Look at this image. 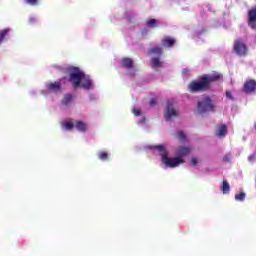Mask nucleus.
<instances>
[{"mask_svg": "<svg viewBox=\"0 0 256 256\" xmlns=\"http://www.w3.org/2000/svg\"><path fill=\"white\" fill-rule=\"evenodd\" d=\"M216 135L220 139H223V137H225V135H227V125H225V124L219 125L216 129Z\"/></svg>", "mask_w": 256, "mask_h": 256, "instance_id": "nucleus-15", "label": "nucleus"}, {"mask_svg": "<svg viewBox=\"0 0 256 256\" xmlns=\"http://www.w3.org/2000/svg\"><path fill=\"white\" fill-rule=\"evenodd\" d=\"M148 153H153L154 155H159L161 157V163L164 165L165 169H175L179 165L185 163L183 157H187L191 153V147L179 146L175 150L176 157H169V151L165 145H149L146 146Z\"/></svg>", "mask_w": 256, "mask_h": 256, "instance_id": "nucleus-1", "label": "nucleus"}, {"mask_svg": "<svg viewBox=\"0 0 256 256\" xmlns=\"http://www.w3.org/2000/svg\"><path fill=\"white\" fill-rule=\"evenodd\" d=\"M232 158H233V155H231V153H227L224 155L223 161L224 163H229V161H231Z\"/></svg>", "mask_w": 256, "mask_h": 256, "instance_id": "nucleus-25", "label": "nucleus"}, {"mask_svg": "<svg viewBox=\"0 0 256 256\" xmlns=\"http://www.w3.org/2000/svg\"><path fill=\"white\" fill-rule=\"evenodd\" d=\"M27 5H31L32 7H36L39 5V0H24Z\"/></svg>", "mask_w": 256, "mask_h": 256, "instance_id": "nucleus-23", "label": "nucleus"}, {"mask_svg": "<svg viewBox=\"0 0 256 256\" xmlns=\"http://www.w3.org/2000/svg\"><path fill=\"white\" fill-rule=\"evenodd\" d=\"M159 25H161V22L157 19L150 18L146 21V26L151 29H155V27H159Z\"/></svg>", "mask_w": 256, "mask_h": 256, "instance_id": "nucleus-17", "label": "nucleus"}, {"mask_svg": "<svg viewBox=\"0 0 256 256\" xmlns=\"http://www.w3.org/2000/svg\"><path fill=\"white\" fill-rule=\"evenodd\" d=\"M68 75V81L71 83L73 89H83L84 91L95 89V82H93L91 76L85 74L80 68L74 66L69 67Z\"/></svg>", "mask_w": 256, "mask_h": 256, "instance_id": "nucleus-2", "label": "nucleus"}, {"mask_svg": "<svg viewBox=\"0 0 256 256\" xmlns=\"http://www.w3.org/2000/svg\"><path fill=\"white\" fill-rule=\"evenodd\" d=\"M226 99H228L229 101H235V96H233V92L227 90L226 91Z\"/></svg>", "mask_w": 256, "mask_h": 256, "instance_id": "nucleus-24", "label": "nucleus"}, {"mask_svg": "<svg viewBox=\"0 0 256 256\" xmlns=\"http://www.w3.org/2000/svg\"><path fill=\"white\" fill-rule=\"evenodd\" d=\"M221 75L219 73H212L204 75L199 82H192L188 86V89L191 93H197V91H207L211 88V83L219 81Z\"/></svg>", "mask_w": 256, "mask_h": 256, "instance_id": "nucleus-3", "label": "nucleus"}, {"mask_svg": "<svg viewBox=\"0 0 256 256\" xmlns=\"http://www.w3.org/2000/svg\"><path fill=\"white\" fill-rule=\"evenodd\" d=\"M109 157H111V154H109V152H98V159H100V161H109Z\"/></svg>", "mask_w": 256, "mask_h": 256, "instance_id": "nucleus-20", "label": "nucleus"}, {"mask_svg": "<svg viewBox=\"0 0 256 256\" xmlns=\"http://www.w3.org/2000/svg\"><path fill=\"white\" fill-rule=\"evenodd\" d=\"M74 129L78 131V133H87V129H89V124L85 121L75 120Z\"/></svg>", "mask_w": 256, "mask_h": 256, "instance_id": "nucleus-12", "label": "nucleus"}, {"mask_svg": "<svg viewBox=\"0 0 256 256\" xmlns=\"http://www.w3.org/2000/svg\"><path fill=\"white\" fill-rule=\"evenodd\" d=\"M62 107H65V109H69V107L73 106V95L66 94L63 99L61 100Z\"/></svg>", "mask_w": 256, "mask_h": 256, "instance_id": "nucleus-13", "label": "nucleus"}, {"mask_svg": "<svg viewBox=\"0 0 256 256\" xmlns=\"http://www.w3.org/2000/svg\"><path fill=\"white\" fill-rule=\"evenodd\" d=\"M29 94H30L32 97H35V95H37V90H36V89H32V90H30Z\"/></svg>", "mask_w": 256, "mask_h": 256, "instance_id": "nucleus-28", "label": "nucleus"}, {"mask_svg": "<svg viewBox=\"0 0 256 256\" xmlns=\"http://www.w3.org/2000/svg\"><path fill=\"white\" fill-rule=\"evenodd\" d=\"M166 121H173L177 117L176 104L173 100L167 102L166 110L164 112Z\"/></svg>", "mask_w": 256, "mask_h": 256, "instance_id": "nucleus-7", "label": "nucleus"}, {"mask_svg": "<svg viewBox=\"0 0 256 256\" xmlns=\"http://www.w3.org/2000/svg\"><path fill=\"white\" fill-rule=\"evenodd\" d=\"M150 53L152 55H156L157 57H152L151 59V65H152V69H155L156 71H158V69H161V67H163V62H161V59L159 57H161V53H163V51L161 50V47L156 46L150 49Z\"/></svg>", "mask_w": 256, "mask_h": 256, "instance_id": "nucleus-6", "label": "nucleus"}, {"mask_svg": "<svg viewBox=\"0 0 256 256\" xmlns=\"http://www.w3.org/2000/svg\"><path fill=\"white\" fill-rule=\"evenodd\" d=\"M162 45L164 47H173V45H175V39L171 37H165L162 40Z\"/></svg>", "mask_w": 256, "mask_h": 256, "instance_id": "nucleus-18", "label": "nucleus"}, {"mask_svg": "<svg viewBox=\"0 0 256 256\" xmlns=\"http://www.w3.org/2000/svg\"><path fill=\"white\" fill-rule=\"evenodd\" d=\"M28 21L30 25H35V23H37L39 19L36 16H30Z\"/></svg>", "mask_w": 256, "mask_h": 256, "instance_id": "nucleus-27", "label": "nucleus"}, {"mask_svg": "<svg viewBox=\"0 0 256 256\" xmlns=\"http://www.w3.org/2000/svg\"><path fill=\"white\" fill-rule=\"evenodd\" d=\"M215 111V103L209 96H204L197 103L196 113L197 115H201V117H205L207 113H214Z\"/></svg>", "mask_w": 256, "mask_h": 256, "instance_id": "nucleus-4", "label": "nucleus"}, {"mask_svg": "<svg viewBox=\"0 0 256 256\" xmlns=\"http://www.w3.org/2000/svg\"><path fill=\"white\" fill-rule=\"evenodd\" d=\"M155 99H152L151 101H150V107H153L154 105H155Z\"/></svg>", "mask_w": 256, "mask_h": 256, "instance_id": "nucleus-29", "label": "nucleus"}, {"mask_svg": "<svg viewBox=\"0 0 256 256\" xmlns=\"http://www.w3.org/2000/svg\"><path fill=\"white\" fill-rule=\"evenodd\" d=\"M249 161H253V159H255V156L254 155H251V156H249Z\"/></svg>", "mask_w": 256, "mask_h": 256, "instance_id": "nucleus-32", "label": "nucleus"}, {"mask_svg": "<svg viewBox=\"0 0 256 256\" xmlns=\"http://www.w3.org/2000/svg\"><path fill=\"white\" fill-rule=\"evenodd\" d=\"M233 49L234 53H236L238 57H245L249 51L247 44H245L241 39L235 40Z\"/></svg>", "mask_w": 256, "mask_h": 256, "instance_id": "nucleus-8", "label": "nucleus"}, {"mask_svg": "<svg viewBox=\"0 0 256 256\" xmlns=\"http://www.w3.org/2000/svg\"><path fill=\"white\" fill-rule=\"evenodd\" d=\"M46 90H40V94L49 99L51 93H59L61 91V82H46L45 83Z\"/></svg>", "mask_w": 256, "mask_h": 256, "instance_id": "nucleus-5", "label": "nucleus"}, {"mask_svg": "<svg viewBox=\"0 0 256 256\" xmlns=\"http://www.w3.org/2000/svg\"><path fill=\"white\" fill-rule=\"evenodd\" d=\"M177 137L180 141L185 142L187 141V136L182 131H179Z\"/></svg>", "mask_w": 256, "mask_h": 256, "instance_id": "nucleus-22", "label": "nucleus"}, {"mask_svg": "<svg viewBox=\"0 0 256 256\" xmlns=\"http://www.w3.org/2000/svg\"><path fill=\"white\" fill-rule=\"evenodd\" d=\"M123 69L126 70L127 75L129 77H135V73L137 70L135 69V66L133 65V59L131 58H123L121 60Z\"/></svg>", "mask_w": 256, "mask_h": 256, "instance_id": "nucleus-9", "label": "nucleus"}, {"mask_svg": "<svg viewBox=\"0 0 256 256\" xmlns=\"http://www.w3.org/2000/svg\"><path fill=\"white\" fill-rule=\"evenodd\" d=\"M11 33V28H5L0 30V45L1 43H4V41H7V36Z\"/></svg>", "mask_w": 256, "mask_h": 256, "instance_id": "nucleus-16", "label": "nucleus"}, {"mask_svg": "<svg viewBox=\"0 0 256 256\" xmlns=\"http://www.w3.org/2000/svg\"><path fill=\"white\" fill-rule=\"evenodd\" d=\"M254 127H255V129H256V122L254 123Z\"/></svg>", "mask_w": 256, "mask_h": 256, "instance_id": "nucleus-33", "label": "nucleus"}, {"mask_svg": "<svg viewBox=\"0 0 256 256\" xmlns=\"http://www.w3.org/2000/svg\"><path fill=\"white\" fill-rule=\"evenodd\" d=\"M220 189L223 195H228V193L231 191V186L229 185V182H227V180H224Z\"/></svg>", "mask_w": 256, "mask_h": 256, "instance_id": "nucleus-19", "label": "nucleus"}, {"mask_svg": "<svg viewBox=\"0 0 256 256\" xmlns=\"http://www.w3.org/2000/svg\"><path fill=\"white\" fill-rule=\"evenodd\" d=\"M190 165L192 167H197V165H199V159L197 157H192Z\"/></svg>", "mask_w": 256, "mask_h": 256, "instance_id": "nucleus-26", "label": "nucleus"}, {"mask_svg": "<svg viewBox=\"0 0 256 256\" xmlns=\"http://www.w3.org/2000/svg\"><path fill=\"white\" fill-rule=\"evenodd\" d=\"M182 73H183V75H187V73H189V70L184 69V70L182 71Z\"/></svg>", "mask_w": 256, "mask_h": 256, "instance_id": "nucleus-31", "label": "nucleus"}, {"mask_svg": "<svg viewBox=\"0 0 256 256\" xmlns=\"http://www.w3.org/2000/svg\"><path fill=\"white\" fill-rule=\"evenodd\" d=\"M245 197H247V194L245 192H240L235 194L234 199L235 201H240V203H243V201H245Z\"/></svg>", "mask_w": 256, "mask_h": 256, "instance_id": "nucleus-21", "label": "nucleus"}, {"mask_svg": "<svg viewBox=\"0 0 256 256\" xmlns=\"http://www.w3.org/2000/svg\"><path fill=\"white\" fill-rule=\"evenodd\" d=\"M55 67V69H58V71H63V67H61V66H54Z\"/></svg>", "mask_w": 256, "mask_h": 256, "instance_id": "nucleus-30", "label": "nucleus"}, {"mask_svg": "<svg viewBox=\"0 0 256 256\" xmlns=\"http://www.w3.org/2000/svg\"><path fill=\"white\" fill-rule=\"evenodd\" d=\"M243 93H246V95H251V93L256 92V81L253 79H248L244 82L243 88H242Z\"/></svg>", "mask_w": 256, "mask_h": 256, "instance_id": "nucleus-11", "label": "nucleus"}, {"mask_svg": "<svg viewBox=\"0 0 256 256\" xmlns=\"http://www.w3.org/2000/svg\"><path fill=\"white\" fill-rule=\"evenodd\" d=\"M63 131H73L75 129V120H64L62 122Z\"/></svg>", "mask_w": 256, "mask_h": 256, "instance_id": "nucleus-14", "label": "nucleus"}, {"mask_svg": "<svg viewBox=\"0 0 256 256\" xmlns=\"http://www.w3.org/2000/svg\"><path fill=\"white\" fill-rule=\"evenodd\" d=\"M132 113H133V115H135V117H142L139 121H137V126L142 127V129H146L147 118H145V116H143V111L139 107L134 106L132 108Z\"/></svg>", "mask_w": 256, "mask_h": 256, "instance_id": "nucleus-10", "label": "nucleus"}]
</instances>
